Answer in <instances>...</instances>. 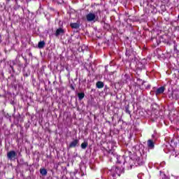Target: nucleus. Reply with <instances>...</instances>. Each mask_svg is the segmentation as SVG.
I'll return each instance as SVG.
<instances>
[{
    "label": "nucleus",
    "mask_w": 179,
    "mask_h": 179,
    "mask_svg": "<svg viewBox=\"0 0 179 179\" xmlns=\"http://www.w3.org/2000/svg\"><path fill=\"white\" fill-rule=\"evenodd\" d=\"M115 145V143L114 142L108 143V157H110V162L114 159L115 160H117V164H121L123 163L124 166H126L127 169H132L134 164L136 166H143V164H145V160H143L142 155H134L133 157H131L129 156L132 155V152L129 150L125 151L124 155L122 157L119 156L115 153V152H114V150H113Z\"/></svg>",
    "instance_id": "1"
},
{
    "label": "nucleus",
    "mask_w": 179,
    "mask_h": 179,
    "mask_svg": "<svg viewBox=\"0 0 179 179\" xmlns=\"http://www.w3.org/2000/svg\"><path fill=\"white\" fill-rule=\"evenodd\" d=\"M124 168H120L118 166H113L110 169H104V174H108V176H112V177L115 178L117 176L120 177L121 176V173Z\"/></svg>",
    "instance_id": "2"
},
{
    "label": "nucleus",
    "mask_w": 179,
    "mask_h": 179,
    "mask_svg": "<svg viewBox=\"0 0 179 179\" xmlns=\"http://www.w3.org/2000/svg\"><path fill=\"white\" fill-rule=\"evenodd\" d=\"M86 20L92 23H96V22H99V15L96 13H89L86 15Z\"/></svg>",
    "instance_id": "3"
},
{
    "label": "nucleus",
    "mask_w": 179,
    "mask_h": 179,
    "mask_svg": "<svg viewBox=\"0 0 179 179\" xmlns=\"http://www.w3.org/2000/svg\"><path fill=\"white\" fill-rule=\"evenodd\" d=\"M64 34H65V29L62 27H59L55 33V37H59V36H64Z\"/></svg>",
    "instance_id": "4"
},
{
    "label": "nucleus",
    "mask_w": 179,
    "mask_h": 179,
    "mask_svg": "<svg viewBox=\"0 0 179 179\" xmlns=\"http://www.w3.org/2000/svg\"><path fill=\"white\" fill-rule=\"evenodd\" d=\"M7 157L9 160H13L16 157V152L12 150L7 153Z\"/></svg>",
    "instance_id": "5"
},
{
    "label": "nucleus",
    "mask_w": 179,
    "mask_h": 179,
    "mask_svg": "<svg viewBox=\"0 0 179 179\" xmlns=\"http://www.w3.org/2000/svg\"><path fill=\"white\" fill-rule=\"evenodd\" d=\"M147 145H148V149H155V142L153 141V140H148L147 141Z\"/></svg>",
    "instance_id": "6"
},
{
    "label": "nucleus",
    "mask_w": 179,
    "mask_h": 179,
    "mask_svg": "<svg viewBox=\"0 0 179 179\" xmlns=\"http://www.w3.org/2000/svg\"><path fill=\"white\" fill-rule=\"evenodd\" d=\"M125 55L126 57H128V58H129V57H132V55H134V49L132 48L127 49Z\"/></svg>",
    "instance_id": "7"
},
{
    "label": "nucleus",
    "mask_w": 179,
    "mask_h": 179,
    "mask_svg": "<svg viewBox=\"0 0 179 179\" xmlns=\"http://www.w3.org/2000/svg\"><path fill=\"white\" fill-rule=\"evenodd\" d=\"M171 145L177 146L178 143H179V136L173 137V138L171 141Z\"/></svg>",
    "instance_id": "8"
},
{
    "label": "nucleus",
    "mask_w": 179,
    "mask_h": 179,
    "mask_svg": "<svg viewBox=\"0 0 179 179\" xmlns=\"http://www.w3.org/2000/svg\"><path fill=\"white\" fill-rule=\"evenodd\" d=\"M164 90H166V88H164V87H160L158 89H157L155 94L157 96V94H162V93H164Z\"/></svg>",
    "instance_id": "9"
},
{
    "label": "nucleus",
    "mask_w": 179,
    "mask_h": 179,
    "mask_svg": "<svg viewBox=\"0 0 179 179\" xmlns=\"http://www.w3.org/2000/svg\"><path fill=\"white\" fill-rule=\"evenodd\" d=\"M78 143H79V140L76 139V140L73 141L69 144V148H76V146H77Z\"/></svg>",
    "instance_id": "10"
},
{
    "label": "nucleus",
    "mask_w": 179,
    "mask_h": 179,
    "mask_svg": "<svg viewBox=\"0 0 179 179\" xmlns=\"http://www.w3.org/2000/svg\"><path fill=\"white\" fill-rule=\"evenodd\" d=\"M96 87L98 89H103V87H104V83L101 81H98L96 83Z\"/></svg>",
    "instance_id": "11"
},
{
    "label": "nucleus",
    "mask_w": 179,
    "mask_h": 179,
    "mask_svg": "<svg viewBox=\"0 0 179 179\" xmlns=\"http://www.w3.org/2000/svg\"><path fill=\"white\" fill-rule=\"evenodd\" d=\"M179 92L178 91L173 90V100H178Z\"/></svg>",
    "instance_id": "12"
},
{
    "label": "nucleus",
    "mask_w": 179,
    "mask_h": 179,
    "mask_svg": "<svg viewBox=\"0 0 179 179\" xmlns=\"http://www.w3.org/2000/svg\"><path fill=\"white\" fill-rule=\"evenodd\" d=\"M44 45H45V42H44V41H40L38 44V48H44Z\"/></svg>",
    "instance_id": "13"
},
{
    "label": "nucleus",
    "mask_w": 179,
    "mask_h": 179,
    "mask_svg": "<svg viewBox=\"0 0 179 179\" xmlns=\"http://www.w3.org/2000/svg\"><path fill=\"white\" fill-rule=\"evenodd\" d=\"M71 27H72V29H79V24H78L76 22L71 23Z\"/></svg>",
    "instance_id": "14"
},
{
    "label": "nucleus",
    "mask_w": 179,
    "mask_h": 179,
    "mask_svg": "<svg viewBox=\"0 0 179 179\" xmlns=\"http://www.w3.org/2000/svg\"><path fill=\"white\" fill-rule=\"evenodd\" d=\"M78 99L80 100H83V99H85V93L81 92V93H78Z\"/></svg>",
    "instance_id": "15"
},
{
    "label": "nucleus",
    "mask_w": 179,
    "mask_h": 179,
    "mask_svg": "<svg viewBox=\"0 0 179 179\" xmlns=\"http://www.w3.org/2000/svg\"><path fill=\"white\" fill-rule=\"evenodd\" d=\"M40 173L42 176H47V169H41Z\"/></svg>",
    "instance_id": "16"
},
{
    "label": "nucleus",
    "mask_w": 179,
    "mask_h": 179,
    "mask_svg": "<svg viewBox=\"0 0 179 179\" xmlns=\"http://www.w3.org/2000/svg\"><path fill=\"white\" fill-rule=\"evenodd\" d=\"M169 99H170L171 100H174V90L169 94Z\"/></svg>",
    "instance_id": "17"
},
{
    "label": "nucleus",
    "mask_w": 179,
    "mask_h": 179,
    "mask_svg": "<svg viewBox=\"0 0 179 179\" xmlns=\"http://www.w3.org/2000/svg\"><path fill=\"white\" fill-rule=\"evenodd\" d=\"M152 138L154 140H156L159 138V134L156 131L154 132V134L152 135Z\"/></svg>",
    "instance_id": "18"
},
{
    "label": "nucleus",
    "mask_w": 179,
    "mask_h": 179,
    "mask_svg": "<svg viewBox=\"0 0 179 179\" xmlns=\"http://www.w3.org/2000/svg\"><path fill=\"white\" fill-rule=\"evenodd\" d=\"M89 143H87V142H84L81 144V148L82 149H86V148H87Z\"/></svg>",
    "instance_id": "19"
},
{
    "label": "nucleus",
    "mask_w": 179,
    "mask_h": 179,
    "mask_svg": "<svg viewBox=\"0 0 179 179\" xmlns=\"http://www.w3.org/2000/svg\"><path fill=\"white\" fill-rule=\"evenodd\" d=\"M136 85L138 87L141 86V85H143V82L142 81V80L138 78L137 79V83Z\"/></svg>",
    "instance_id": "20"
},
{
    "label": "nucleus",
    "mask_w": 179,
    "mask_h": 179,
    "mask_svg": "<svg viewBox=\"0 0 179 179\" xmlns=\"http://www.w3.org/2000/svg\"><path fill=\"white\" fill-rule=\"evenodd\" d=\"M173 51H174V52H176V54H178L179 50H178V49H177V44H174Z\"/></svg>",
    "instance_id": "21"
},
{
    "label": "nucleus",
    "mask_w": 179,
    "mask_h": 179,
    "mask_svg": "<svg viewBox=\"0 0 179 179\" xmlns=\"http://www.w3.org/2000/svg\"><path fill=\"white\" fill-rule=\"evenodd\" d=\"M165 164H166V162H162V163L159 164V166H157V170H160V167H164Z\"/></svg>",
    "instance_id": "22"
},
{
    "label": "nucleus",
    "mask_w": 179,
    "mask_h": 179,
    "mask_svg": "<svg viewBox=\"0 0 179 179\" xmlns=\"http://www.w3.org/2000/svg\"><path fill=\"white\" fill-rule=\"evenodd\" d=\"M160 179H169V177H167V176H166V174L163 173V174H161Z\"/></svg>",
    "instance_id": "23"
},
{
    "label": "nucleus",
    "mask_w": 179,
    "mask_h": 179,
    "mask_svg": "<svg viewBox=\"0 0 179 179\" xmlns=\"http://www.w3.org/2000/svg\"><path fill=\"white\" fill-rule=\"evenodd\" d=\"M131 1H132V0H127V1H126V2L124 3V6L125 7H127V5L131 4Z\"/></svg>",
    "instance_id": "24"
},
{
    "label": "nucleus",
    "mask_w": 179,
    "mask_h": 179,
    "mask_svg": "<svg viewBox=\"0 0 179 179\" xmlns=\"http://www.w3.org/2000/svg\"><path fill=\"white\" fill-rule=\"evenodd\" d=\"M143 176V173H139L138 175V178H139V179H142V176Z\"/></svg>",
    "instance_id": "25"
},
{
    "label": "nucleus",
    "mask_w": 179,
    "mask_h": 179,
    "mask_svg": "<svg viewBox=\"0 0 179 179\" xmlns=\"http://www.w3.org/2000/svg\"><path fill=\"white\" fill-rule=\"evenodd\" d=\"M136 148H138V145H136V146L133 147L134 152H135V150H136Z\"/></svg>",
    "instance_id": "26"
},
{
    "label": "nucleus",
    "mask_w": 179,
    "mask_h": 179,
    "mask_svg": "<svg viewBox=\"0 0 179 179\" xmlns=\"http://www.w3.org/2000/svg\"><path fill=\"white\" fill-rule=\"evenodd\" d=\"M10 68L12 69L13 72H15V70L13 69V66L10 65Z\"/></svg>",
    "instance_id": "27"
},
{
    "label": "nucleus",
    "mask_w": 179,
    "mask_h": 179,
    "mask_svg": "<svg viewBox=\"0 0 179 179\" xmlns=\"http://www.w3.org/2000/svg\"><path fill=\"white\" fill-rule=\"evenodd\" d=\"M106 27L108 29V27H110V26L108 25V24H104V27Z\"/></svg>",
    "instance_id": "28"
},
{
    "label": "nucleus",
    "mask_w": 179,
    "mask_h": 179,
    "mask_svg": "<svg viewBox=\"0 0 179 179\" xmlns=\"http://www.w3.org/2000/svg\"><path fill=\"white\" fill-rule=\"evenodd\" d=\"M13 65H16V62L15 61H12Z\"/></svg>",
    "instance_id": "29"
},
{
    "label": "nucleus",
    "mask_w": 179,
    "mask_h": 179,
    "mask_svg": "<svg viewBox=\"0 0 179 179\" xmlns=\"http://www.w3.org/2000/svg\"><path fill=\"white\" fill-rule=\"evenodd\" d=\"M107 89H108V87H107V85H106V86H105V90H107Z\"/></svg>",
    "instance_id": "30"
},
{
    "label": "nucleus",
    "mask_w": 179,
    "mask_h": 179,
    "mask_svg": "<svg viewBox=\"0 0 179 179\" xmlns=\"http://www.w3.org/2000/svg\"><path fill=\"white\" fill-rule=\"evenodd\" d=\"M112 120L114 121V117H112Z\"/></svg>",
    "instance_id": "31"
},
{
    "label": "nucleus",
    "mask_w": 179,
    "mask_h": 179,
    "mask_svg": "<svg viewBox=\"0 0 179 179\" xmlns=\"http://www.w3.org/2000/svg\"><path fill=\"white\" fill-rule=\"evenodd\" d=\"M113 73H114V72H111V73H110V75H113Z\"/></svg>",
    "instance_id": "32"
},
{
    "label": "nucleus",
    "mask_w": 179,
    "mask_h": 179,
    "mask_svg": "<svg viewBox=\"0 0 179 179\" xmlns=\"http://www.w3.org/2000/svg\"><path fill=\"white\" fill-rule=\"evenodd\" d=\"M127 112H128L129 114H131V113L129 110H127Z\"/></svg>",
    "instance_id": "33"
},
{
    "label": "nucleus",
    "mask_w": 179,
    "mask_h": 179,
    "mask_svg": "<svg viewBox=\"0 0 179 179\" xmlns=\"http://www.w3.org/2000/svg\"><path fill=\"white\" fill-rule=\"evenodd\" d=\"M72 89H73V90H75V88H74L73 87H72Z\"/></svg>",
    "instance_id": "34"
},
{
    "label": "nucleus",
    "mask_w": 179,
    "mask_h": 179,
    "mask_svg": "<svg viewBox=\"0 0 179 179\" xmlns=\"http://www.w3.org/2000/svg\"><path fill=\"white\" fill-rule=\"evenodd\" d=\"M178 156V155H176L175 156V157H177Z\"/></svg>",
    "instance_id": "35"
},
{
    "label": "nucleus",
    "mask_w": 179,
    "mask_h": 179,
    "mask_svg": "<svg viewBox=\"0 0 179 179\" xmlns=\"http://www.w3.org/2000/svg\"><path fill=\"white\" fill-rule=\"evenodd\" d=\"M159 173L162 174V171H160Z\"/></svg>",
    "instance_id": "36"
},
{
    "label": "nucleus",
    "mask_w": 179,
    "mask_h": 179,
    "mask_svg": "<svg viewBox=\"0 0 179 179\" xmlns=\"http://www.w3.org/2000/svg\"><path fill=\"white\" fill-rule=\"evenodd\" d=\"M176 179H179V177H177Z\"/></svg>",
    "instance_id": "37"
},
{
    "label": "nucleus",
    "mask_w": 179,
    "mask_h": 179,
    "mask_svg": "<svg viewBox=\"0 0 179 179\" xmlns=\"http://www.w3.org/2000/svg\"><path fill=\"white\" fill-rule=\"evenodd\" d=\"M113 179H115V178H113Z\"/></svg>",
    "instance_id": "38"
}]
</instances>
